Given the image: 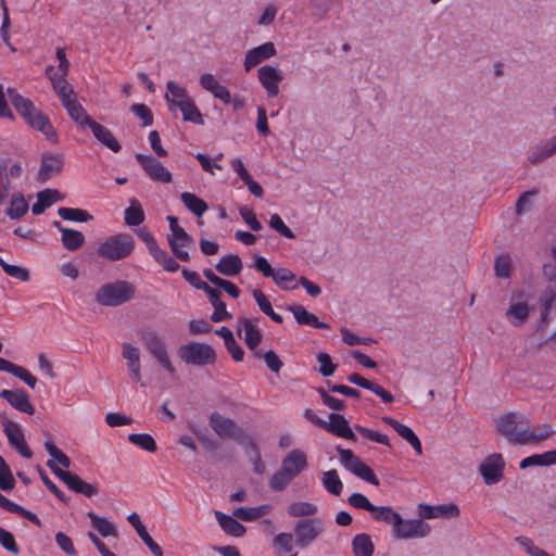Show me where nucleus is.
Listing matches in <instances>:
<instances>
[{
  "mask_svg": "<svg viewBox=\"0 0 556 556\" xmlns=\"http://www.w3.org/2000/svg\"><path fill=\"white\" fill-rule=\"evenodd\" d=\"M460 510L455 504L431 506L425 503L418 505V515L421 519H433L439 517H458Z\"/></svg>",
  "mask_w": 556,
  "mask_h": 556,
  "instance_id": "21",
  "label": "nucleus"
},
{
  "mask_svg": "<svg viewBox=\"0 0 556 556\" xmlns=\"http://www.w3.org/2000/svg\"><path fill=\"white\" fill-rule=\"evenodd\" d=\"M214 515L225 533L235 538H240L245 533V528L232 516L215 510Z\"/></svg>",
  "mask_w": 556,
  "mask_h": 556,
  "instance_id": "34",
  "label": "nucleus"
},
{
  "mask_svg": "<svg viewBox=\"0 0 556 556\" xmlns=\"http://www.w3.org/2000/svg\"><path fill=\"white\" fill-rule=\"evenodd\" d=\"M269 226L276 230L279 235L288 238L294 239L295 236L293 231L283 223L281 217L278 214H273L269 219Z\"/></svg>",
  "mask_w": 556,
  "mask_h": 556,
  "instance_id": "63",
  "label": "nucleus"
},
{
  "mask_svg": "<svg viewBox=\"0 0 556 556\" xmlns=\"http://www.w3.org/2000/svg\"><path fill=\"white\" fill-rule=\"evenodd\" d=\"M288 309L293 314L298 324L300 325H308L315 328L328 329L329 325L323 321H319L318 317L308 312L305 307L301 305H291Z\"/></svg>",
  "mask_w": 556,
  "mask_h": 556,
  "instance_id": "33",
  "label": "nucleus"
},
{
  "mask_svg": "<svg viewBox=\"0 0 556 556\" xmlns=\"http://www.w3.org/2000/svg\"><path fill=\"white\" fill-rule=\"evenodd\" d=\"M144 220V212L137 200H131L125 211V223L128 226H138Z\"/></svg>",
  "mask_w": 556,
  "mask_h": 556,
  "instance_id": "48",
  "label": "nucleus"
},
{
  "mask_svg": "<svg viewBox=\"0 0 556 556\" xmlns=\"http://www.w3.org/2000/svg\"><path fill=\"white\" fill-rule=\"evenodd\" d=\"M208 425L222 440L238 439L242 434V429L233 419L217 412L210 415Z\"/></svg>",
  "mask_w": 556,
  "mask_h": 556,
  "instance_id": "11",
  "label": "nucleus"
},
{
  "mask_svg": "<svg viewBox=\"0 0 556 556\" xmlns=\"http://www.w3.org/2000/svg\"><path fill=\"white\" fill-rule=\"evenodd\" d=\"M323 429L340 438L352 441L356 440L354 432L349 426V421L343 415L340 414L331 413L329 415V420H325Z\"/></svg>",
  "mask_w": 556,
  "mask_h": 556,
  "instance_id": "23",
  "label": "nucleus"
},
{
  "mask_svg": "<svg viewBox=\"0 0 556 556\" xmlns=\"http://www.w3.org/2000/svg\"><path fill=\"white\" fill-rule=\"evenodd\" d=\"M253 296L260 307V309L269 316L274 321L281 324L283 318L281 315L274 312L273 306L268 300V298L258 289L253 291Z\"/></svg>",
  "mask_w": 556,
  "mask_h": 556,
  "instance_id": "46",
  "label": "nucleus"
},
{
  "mask_svg": "<svg viewBox=\"0 0 556 556\" xmlns=\"http://www.w3.org/2000/svg\"><path fill=\"white\" fill-rule=\"evenodd\" d=\"M177 354L182 362L193 366L212 365L216 361L214 349L206 343L190 342L184 344L178 349Z\"/></svg>",
  "mask_w": 556,
  "mask_h": 556,
  "instance_id": "5",
  "label": "nucleus"
},
{
  "mask_svg": "<svg viewBox=\"0 0 556 556\" xmlns=\"http://www.w3.org/2000/svg\"><path fill=\"white\" fill-rule=\"evenodd\" d=\"M323 532V523L318 519L302 518L294 525V543L299 548H306Z\"/></svg>",
  "mask_w": 556,
  "mask_h": 556,
  "instance_id": "6",
  "label": "nucleus"
},
{
  "mask_svg": "<svg viewBox=\"0 0 556 556\" xmlns=\"http://www.w3.org/2000/svg\"><path fill=\"white\" fill-rule=\"evenodd\" d=\"M28 211V203L25 198L20 194H13L10 203V207L7 211V214L12 219L21 218Z\"/></svg>",
  "mask_w": 556,
  "mask_h": 556,
  "instance_id": "47",
  "label": "nucleus"
},
{
  "mask_svg": "<svg viewBox=\"0 0 556 556\" xmlns=\"http://www.w3.org/2000/svg\"><path fill=\"white\" fill-rule=\"evenodd\" d=\"M181 201L185 206L198 217L202 216L208 208L207 204L191 192H182Z\"/></svg>",
  "mask_w": 556,
  "mask_h": 556,
  "instance_id": "44",
  "label": "nucleus"
},
{
  "mask_svg": "<svg viewBox=\"0 0 556 556\" xmlns=\"http://www.w3.org/2000/svg\"><path fill=\"white\" fill-rule=\"evenodd\" d=\"M242 261L236 254H229L220 258L216 264V270L224 276H236L242 270Z\"/></svg>",
  "mask_w": 556,
  "mask_h": 556,
  "instance_id": "36",
  "label": "nucleus"
},
{
  "mask_svg": "<svg viewBox=\"0 0 556 556\" xmlns=\"http://www.w3.org/2000/svg\"><path fill=\"white\" fill-rule=\"evenodd\" d=\"M71 118L78 125L85 126L88 125L91 127V123H94L93 119L87 114L85 109L78 103L77 99L70 101L68 103L63 105Z\"/></svg>",
  "mask_w": 556,
  "mask_h": 556,
  "instance_id": "38",
  "label": "nucleus"
},
{
  "mask_svg": "<svg viewBox=\"0 0 556 556\" xmlns=\"http://www.w3.org/2000/svg\"><path fill=\"white\" fill-rule=\"evenodd\" d=\"M281 466L295 478L306 469L307 456L303 451L294 448L283 458Z\"/></svg>",
  "mask_w": 556,
  "mask_h": 556,
  "instance_id": "27",
  "label": "nucleus"
},
{
  "mask_svg": "<svg viewBox=\"0 0 556 556\" xmlns=\"http://www.w3.org/2000/svg\"><path fill=\"white\" fill-rule=\"evenodd\" d=\"M323 484L325 489L333 495H340L343 488L342 481L340 480L336 469L324 472Z\"/></svg>",
  "mask_w": 556,
  "mask_h": 556,
  "instance_id": "49",
  "label": "nucleus"
},
{
  "mask_svg": "<svg viewBox=\"0 0 556 556\" xmlns=\"http://www.w3.org/2000/svg\"><path fill=\"white\" fill-rule=\"evenodd\" d=\"M90 129L96 139L103 146L115 153L121 151L122 147L110 129L97 122L91 123Z\"/></svg>",
  "mask_w": 556,
  "mask_h": 556,
  "instance_id": "32",
  "label": "nucleus"
},
{
  "mask_svg": "<svg viewBox=\"0 0 556 556\" xmlns=\"http://www.w3.org/2000/svg\"><path fill=\"white\" fill-rule=\"evenodd\" d=\"M45 447L54 463L58 462L65 468L71 466V459L54 443L46 442Z\"/></svg>",
  "mask_w": 556,
  "mask_h": 556,
  "instance_id": "61",
  "label": "nucleus"
},
{
  "mask_svg": "<svg viewBox=\"0 0 556 556\" xmlns=\"http://www.w3.org/2000/svg\"><path fill=\"white\" fill-rule=\"evenodd\" d=\"M342 465L358 478L374 484L379 485V480L369 466L353 454L351 450L337 447Z\"/></svg>",
  "mask_w": 556,
  "mask_h": 556,
  "instance_id": "7",
  "label": "nucleus"
},
{
  "mask_svg": "<svg viewBox=\"0 0 556 556\" xmlns=\"http://www.w3.org/2000/svg\"><path fill=\"white\" fill-rule=\"evenodd\" d=\"M88 517L91 521L92 527L104 538L106 536H117V531L114 525L106 519L105 517H101L93 511H89Z\"/></svg>",
  "mask_w": 556,
  "mask_h": 556,
  "instance_id": "41",
  "label": "nucleus"
},
{
  "mask_svg": "<svg viewBox=\"0 0 556 556\" xmlns=\"http://www.w3.org/2000/svg\"><path fill=\"white\" fill-rule=\"evenodd\" d=\"M60 200V193L56 190L45 189L37 194V202L33 204L31 212L35 215L42 214L46 208Z\"/></svg>",
  "mask_w": 556,
  "mask_h": 556,
  "instance_id": "37",
  "label": "nucleus"
},
{
  "mask_svg": "<svg viewBox=\"0 0 556 556\" xmlns=\"http://www.w3.org/2000/svg\"><path fill=\"white\" fill-rule=\"evenodd\" d=\"M140 355V350L137 346L130 343H123L122 357L126 361L130 378L134 382L140 383L143 387Z\"/></svg>",
  "mask_w": 556,
  "mask_h": 556,
  "instance_id": "18",
  "label": "nucleus"
},
{
  "mask_svg": "<svg viewBox=\"0 0 556 556\" xmlns=\"http://www.w3.org/2000/svg\"><path fill=\"white\" fill-rule=\"evenodd\" d=\"M0 266L5 271L7 275L18 279L21 281H28L30 278L29 271L26 268H23L21 266L11 265L3 261L2 257H0Z\"/></svg>",
  "mask_w": 556,
  "mask_h": 556,
  "instance_id": "56",
  "label": "nucleus"
},
{
  "mask_svg": "<svg viewBox=\"0 0 556 556\" xmlns=\"http://www.w3.org/2000/svg\"><path fill=\"white\" fill-rule=\"evenodd\" d=\"M15 485V480L9 466L5 464L2 456H0V488L4 491L12 490Z\"/></svg>",
  "mask_w": 556,
  "mask_h": 556,
  "instance_id": "58",
  "label": "nucleus"
},
{
  "mask_svg": "<svg viewBox=\"0 0 556 556\" xmlns=\"http://www.w3.org/2000/svg\"><path fill=\"white\" fill-rule=\"evenodd\" d=\"M293 479L294 478L288 471H285V468L281 466L271 477L269 485L274 491H282Z\"/></svg>",
  "mask_w": 556,
  "mask_h": 556,
  "instance_id": "54",
  "label": "nucleus"
},
{
  "mask_svg": "<svg viewBox=\"0 0 556 556\" xmlns=\"http://www.w3.org/2000/svg\"><path fill=\"white\" fill-rule=\"evenodd\" d=\"M514 299L515 296L506 311V317L510 325L520 327L527 321L530 315V307L527 302L514 301Z\"/></svg>",
  "mask_w": 556,
  "mask_h": 556,
  "instance_id": "31",
  "label": "nucleus"
},
{
  "mask_svg": "<svg viewBox=\"0 0 556 556\" xmlns=\"http://www.w3.org/2000/svg\"><path fill=\"white\" fill-rule=\"evenodd\" d=\"M382 421L386 422L387 425L391 426L397 432V434L400 437H402L405 441H407L412 445V447L416 451V453L418 455H421V453H422L421 443H420L418 437L414 433V431L409 427H407L388 416L382 417Z\"/></svg>",
  "mask_w": 556,
  "mask_h": 556,
  "instance_id": "30",
  "label": "nucleus"
},
{
  "mask_svg": "<svg viewBox=\"0 0 556 556\" xmlns=\"http://www.w3.org/2000/svg\"><path fill=\"white\" fill-rule=\"evenodd\" d=\"M295 275L288 268H278L274 274V281L275 283L282 288V289H290L288 287L289 282H292L295 280ZM295 287H292L291 289H294Z\"/></svg>",
  "mask_w": 556,
  "mask_h": 556,
  "instance_id": "59",
  "label": "nucleus"
},
{
  "mask_svg": "<svg viewBox=\"0 0 556 556\" xmlns=\"http://www.w3.org/2000/svg\"><path fill=\"white\" fill-rule=\"evenodd\" d=\"M239 337L243 338L247 346L254 351L263 339L261 330L257 328L256 319L241 317L237 329Z\"/></svg>",
  "mask_w": 556,
  "mask_h": 556,
  "instance_id": "15",
  "label": "nucleus"
},
{
  "mask_svg": "<svg viewBox=\"0 0 556 556\" xmlns=\"http://www.w3.org/2000/svg\"><path fill=\"white\" fill-rule=\"evenodd\" d=\"M178 109L181 111L185 121L199 125L203 124L202 115L198 108L195 106L194 101L192 99L182 104L181 106H179Z\"/></svg>",
  "mask_w": 556,
  "mask_h": 556,
  "instance_id": "52",
  "label": "nucleus"
},
{
  "mask_svg": "<svg viewBox=\"0 0 556 556\" xmlns=\"http://www.w3.org/2000/svg\"><path fill=\"white\" fill-rule=\"evenodd\" d=\"M128 440L150 453H154L157 448L155 440L148 433H131L128 435Z\"/></svg>",
  "mask_w": 556,
  "mask_h": 556,
  "instance_id": "51",
  "label": "nucleus"
},
{
  "mask_svg": "<svg viewBox=\"0 0 556 556\" xmlns=\"http://www.w3.org/2000/svg\"><path fill=\"white\" fill-rule=\"evenodd\" d=\"M526 422L527 418L525 415L518 412H510L501 416L496 420L495 427L501 435L516 445L538 444L555 433L551 426L546 424H544L545 432H535V430L522 428L521 426Z\"/></svg>",
  "mask_w": 556,
  "mask_h": 556,
  "instance_id": "1",
  "label": "nucleus"
},
{
  "mask_svg": "<svg viewBox=\"0 0 556 556\" xmlns=\"http://www.w3.org/2000/svg\"><path fill=\"white\" fill-rule=\"evenodd\" d=\"M556 464V450L543 454H534L523 458L520 462V468L526 469L530 466H551Z\"/></svg>",
  "mask_w": 556,
  "mask_h": 556,
  "instance_id": "39",
  "label": "nucleus"
},
{
  "mask_svg": "<svg viewBox=\"0 0 556 556\" xmlns=\"http://www.w3.org/2000/svg\"><path fill=\"white\" fill-rule=\"evenodd\" d=\"M8 94L15 110L33 129L43 134L52 143H58L59 137L56 130L46 114L38 110L28 98L23 97L15 89L9 88Z\"/></svg>",
  "mask_w": 556,
  "mask_h": 556,
  "instance_id": "2",
  "label": "nucleus"
},
{
  "mask_svg": "<svg viewBox=\"0 0 556 556\" xmlns=\"http://www.w3.org/2000/svg\"><path fill=\"white\" fill-rule=\"evenodd\" d=\"M167 239H168V243L172 249V252L178 260H180L182 262L190 261L189 252L186 249L193 247V240L186 232V230H182V231L177 230L175 235H169L167 237Z\"/></svg>",
  "mask_w": 556,
  "mask_h": 556,
  "instance_id": "22",
  "label": "nucleus"
},
{
  "mask_svg": "<svg viewBox=\"0 0 556 556\" xmlns=\"http://www.w3.org/2000/svg\"><path fill=\"white\" fill-rule=\"evenodd\" d=\"M257 76L268 97H276L279 93V83L283 79L280 70L271 65H264L258 68Z\"/></svg>",
  "mask_w": 556,
  "mask_h": 556,
  "instance_id": "16",
  "label": "nucleus"
},
{
  "mask_svg": "<svg viewBox=\"0 0 556 556\" xmlns=\"http://www.w3.org/2000/svg\"><path fill=\"white\" fill-rule=\"evenodd\" d=\"M135 250V239L129 233L109 236L97 249V254L110 262L128 257Z\"/></svg>",
  "mask_w": 556,
  "mask_h": 556,
  "instance_id": "4",
  "label": "nucleus"
},
{
  "mask_svg": "<svg viewBox=\"0 0 556 556\" xmlns=\"http://www.w3.org/2000/svg\"><path fill=\"white\" fill-rule=\"evenodd\" d=\"M382 421L386 422L387 425L391 426L397 432V434L400 437H402L405 441H407L412 445V447L416 451V453L418 455H421V453H422L421 443H420L418 437L414 433V431L409 427H407L388 416L382 417Z\"/></svg>",
  "mask_w": 556,
  "mask_h": 556,
  "instance_id": "28",
  "label": "nucleus"
},
{
  "mask_svg": "<svg viewBox=\"0 0 556 556\" xmlns=\"http://www.w3.org/2000/svg\"><path fill=\"white\" fill-rule=\"evenodd\" d=\"M0 420L10 444L15 447L23 457L31 458L33 452L29 450L25 441L21 427L16 422L10 420L5 415H0Z\"/></svg>",
  "mask_w": 556,
  "mask_h": 556,
  "instance_id": "12",
  "label": "nucleus"
},
{
  "mask_svg": "<svg viewBox=\"0 0 556 556\" xmlns=\"http://www.w3.org/2000/svg\"><path fill=\"white\" fill-rule=\"evenodd\" d=\"M142 340L146 350L159 362V364L169 374H174L175 367L170 362L166 344L163 339L154 332H149L142 337Z\"/></svg>",
  "mask_w": 556,
  "mask_h": 556,
  "instance_id": "10",
  "label": "nucleus"
},
{
  "mask_svg": "<svg viewBox=\"0 0 556 556\" xmlns=\"http://www.w3.org/2000/svg\"><path fill=\"white\" fill-rule=\"evenodd\" d=\"M59 215L66 220H74V222H89L92 219V216L80 208H71V207H61L58 211Z\"/></svg>",
  "mask_w": 556,
  "mask_h": 556,
  "instance_id": "53",
  "label": "nucleus"
},
{
  "mask_svg": "<svg viewBox=\"0 0 556 556\" xmlns=\"http://www.w3.org/2000/svg\"><path fill=\"white\" fill-rule=\"evenodd\" d=\"M166 89L167 91L165 93V99L168 102L170 109L179 108L191 100L186 88L177 85L174 81H168Z\"/></svg>",
  "mask_w": 556,
  "mask_h": 556,
  "instance_id": "35",
  "label": "nucleus"
},
{
  "mask_svg": "<svg viewBox=\"0 0 556 556\" xmlns=\"http://www.w3.org/2000/svg\"><path fill=\"white\" fill-rule=\"evenodd\" d=\"M504 459L501 454H492L480 465V472L486 484L498 482L503 477Z\"/></svg>",
  "mask_w": 556,
  "mask_h": 556,
  "instance_id": "17",
  "label": "nucleus"
},
{
  "mask_svg": "<svg viewBox=\"0 0 556 556\" xmlns=\"http://www.w3.org/2000/svg\"><path fill=\"white\" fill-rule=\"evenodd\" d=\"M276 48L273 42H265L258 47L250 49L244 58V68L247 72L276 54Z\"/></svg>",
  "mask_w": 556,
  "mask_h": 556,
  "instance_id": "24",
  "label": "nucleus"
},
{
  "mask_svg": "<svg viewBox=\"0 0 556 556\" xmlns=\"http://www.w3.org/2000/svg\"><path fill=\"white\" fill-rule=\"evenodd\" d=\"M317 361L319 363L318 372L324 377L331 376L337 368V365L332 363L329 354L320 352L317 354Z\"/></svg>",
  "mask_w": 556,
  "mask_h": 556,
  "instance_id": "60",
  "label": "nucleus"
},
{
  "mask_svg": "<svg viewBox=\"0 0 556 556\" xmlns=\"http://www.w3.org/2000/svg\"><path fill=\"white\" fill-rule=\"evenodd\" d=\"M269 505H261L257 507H238L233 510V516L244 521L256 520L270 511Z\"/></svg>",
  "mask_w": 556,
  "mask_h": 556,
  "instance_id": "40",
  "label": "nucleus"
},
{
  "mask_svg": "<svg viewBox=\"0 0 556 556\" xmlns=\"http://www.w3.org/2000/svg\"><path fill=\"white\" fill-rule=\"evenodd\" d=\"M371 514L375 519L391 525L393 529H395L397 523L402 522V516L390 506H375V510H372Z\"/></svg>",
  "mask_w": 556,
  "mask_h": 556,
  "instance_id": "43",
  "label": "nucleus"
},
{
  "mask_svg": "<svg viewBox=\"0 0 556 556\" xmlns=\"http://www.w3.org/2000/svg\"><path fill=\"white\" fill-rule=\"evenodd\" d=\"M317 513V506L308 502H294L288 506L291 517H311Z\"/></svg>",
  "mask_w": 556,
  "mask_h": 556,
  "instance_id": "50",
  "label": "nucleus"
},
{
  "mask_svg": "<svg viewBox=\"0 0 556 556\" xmlns=\"http://www.w3.org/2000/svg\"><path fill=\"white\" fill-rule=\"evenodd\" d=\"M64 166V157L59 153H47L41 157L40 168L37 175V180L46 182L52 176L58 175L62 172Z\"/></svg>",
  "mask_w": 556,
  "mask_h": 556,
  "instance_id": "19",
  "label": "nucleus"
},
{
  "mask_svg": "<svg viewBox=\"0 0 556 556\" xmlns=\"http://www.w3.org/2000/svg\"><path fill=\"white\" fill-rule=\"evenodd\" d=\"M551 253L555 265H544L543 273L544 277L549 282H554L556 285V248H553ZM553 307H556V290L553 288H547L543 295V312L541 315L542 320L546 319L548 311Z\"/></svg>",
  "mask_w": 556,
  "mask_h": 556,
  "instance_id": "14",
  "label": "nucleus"
},
{
  "mask_svg": "<svg viewBox=\"0 0 556 556\" xmlns=\"http://www.w3.org/2000/svg\"><path fill=\"white\" fill-rule=\"evenodd\" d=\"M0 544L4 549L14 555H17L20 553L14 535L10 531L3 529L2 527H0Z\"/></svg>",
  "mask_w": 556,
  "mask_h": 556,
  "instance_id": "64",
  "label": "nucleus"
},
{
  "mask_svg": "<svg viewBox=\"0 0 556 556\" xmlns=\"http://www.w3.org/2000/svg\"><path fill=\"white\" fill-rule=\"evenodd\" d=\"M47 466L53 471V473L60 478L72 491L81 493L88 497H91L98 493L97 485L90 484L84 481L79 476L70 471L63 470L54 464L53 460H48Z\"/></svg>",
  "mask_w": 556,
  "mask_h": 556,
  "instance_id": "8",
  "label": "nucleus"
},
{
  "mask_svg": "<svg viewBox=\"0 0 556 556\" xmlns=\"http://www.w3.org/2000/svg\"><path fill=\"white\" fill-rule=\"evenodd\" d=\"M151 255L165 270L175 273L179 269V264L166 251L159 248Z\"/></svg>",
  "mask_w": 556,
  "mask_h": 556,
  "instance_id": "55",
  "label": "nucleus"
},
{
  "mask_svg": "<svg viewBox=\"0 0 556 556\" xmlns=\"http://www.w3.org/2000/svg\"><path fill=\"white\" fill-rule=\"evenodd\" d=\"M62 244L68 251H76L85 243V236L81 231L75 229L63 230L61 238Z\"/></svg>",
  "mask_w": 556,
  "mask_h": 556,
  "instance_id": "45",
  "label": "nucleus"
},
{
  "mask_svg": "<svg viewBox=\"0 0 556 556\" xmlns=\"http://www.w3.org/2000/svg\"><path fill=\"white\" fill-rule=\"evenodd\" d=\"M0 396L7 400L11 406L28 415L35 413V408L29 401L28 394L21 389L16 390H2Z\"/></svg>",
  "mask_w": 556,
  "mask_h": 556,
  "instance_id": "25",
  "label": "nucleus"
},
{
  "mask_svg": "<svg viewBox=\"0 0 556 556\" xmlns=\"http://www.w3.org/2000/svg\"><path fill=\"white\" fill-rule=\"evenodd\" d=\"M554 155H556V135L536 144L529 152L528 162L538 165Z\"/></svg>",
  "mask_w": 556,
  "mask_h": 556,
  "instance_id": "26",
  "label": "nucleus"
},
{
  "mask_svg": "<svg viewBox=\"0 0 556 556\" xmlns=\"http://www.w3.org/2000/svg\"><path fill=\"white\" fill-rule=\"evenodd\" d=\"M431 532L429 523L424 521L421 518L418 519H403L402 522L397 523L395 529H392V533L396 539L400 540H412V539H424Z\"/></svg>",
  "mask_w": 556,
  "mask_h": 556,
  "instance_id": "9",
  "label": "nucleus"
},
{
  "mask_svg": "<svg viewBox=\"0 0 556 556\" xmlns=\"http://www.w3.org/2000/svg\"><path fill=\"white\" fill-rule=\"evenodd\" d=\"M52 71L53 66H48L46 68V74L49 76L52 88L60 98L62 104L64 105L76 99V92L73 86L67 81L66 77L52 74Z\"/></svg>",
  "mask_w": 556,
  "mask_h": 556,
  "instance_id": "20",
  "label": "nucleus"
},
{
  "mask_svg": "<svg viewBox=\"0 0 556 556\" xmlns=\"http://www.w3.org/2000/svg\"><path fill=\"white\" fill-rule=\"evenodd\" d=\"M136 286L127 280H115L102 285L94 300L102 306L116 307L131 301L136 295Z\"/></svg>",
  "mask_w": 556,
  "mask_h": 556,
  "instance_id": "3",
  "label": "nucleus"
},
{
  "mask_svg": "<svg viewBox=\"0 0 556 556\" xmlns=\"http://www.w3.org/2000/svg\"><path fill=\"white\" fill-rule=\"evenodd\" d=\"M136 159L152 180L162 184L172 181L170 172L155 157L138 153Z\"/></svg>",
  "mask_w": 556,
  "mask_h": 556,
  "instance_id": "13",
  "label": "nucleus"
},
{
  "mask_svg": "<svg viewBox=\"0 0 556 556\" xmlns=\"http://www.w3.org/2000/svg\"><path fill=\"white\" fill-rule=\"evenodd\" d=\"M354 556H372L374 544L368 534L362 533L354 536L352 541Z\"/></svg>",
  "mask_w": 556,
  "mask_h": 556,
  "instance_id": "42",
  "label": "nucleus"
},
{
  "mask_svg": "<svg viewBox=\"0 0 556 556\" xmlns=\"http://www.w3.org/2000/svg\"><path fill=\"white\" fill-rule=\"evenodd\" d=\"M516 542L525 548V552L529 555V556H552L549 555L547 552H545L544 549L538 547L536 545H534V543L532 542V540H530L529 538L527 536H518L516 538Z\"/></svg>",
  "mask_w": 556,
  "mask_h": 556,
  "instance_id": "62",
  "label": "nucleus"
},
{
  "mask_svg": "<svg viewBox=\"0 0 556 556\" xmlns=\"http://www.w3.org/2000/svg\"><path fill=\"white\" fill-rule=\"evenodd\" d=\"M382 421L386 422L387 425L391 426L397 432V434L400 437H402L405 441H407L412 445V447L416 451V453L418 455H421V453H422L421 443H420L418 437L414 433V431L409 427H407L388 416L382 417Z\"/></svg>",
  "mask_w": 556,
  "mask_h": 556,
  "instance_id": "29",
  "label": "nucleus"
},
{
  "mask_svg": "<svg viewBox=\"0 0 556 556\" xmlns=\"http://www.w3.org/2000/svg\"><path fill=\"white\" fill-rule=\"evenodd\" d=\"M538 195L536 190H529L523 192L516 202V214L521 215L528 212L533 206V200Z\"/></svg>",
  "mask_w": 556,
  "mask_h": 556,
  "instance_id": "57",
  "label": "nucleus"
}]
</instances>
